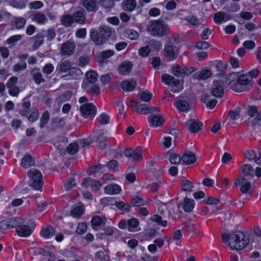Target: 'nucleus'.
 <instances>
[{
  "label": "nucleus",
  "instance_id": "obj_1",
  "mask_svg": "<svg viewBox=\"0 0 261 261\" xmlns=\"http://www.w3.org/2000/svg\"><path fill=\"white\" fill-rule=\"evenodd\" d=\"M222 239L223 243L227 244L231 250H242L249 243V238L240 231H235L231 234H223Z\"/></svg>",
  "mask_w": 261,
  "mask_h": 261
},
{
  "label": "nucleus",
  "instance_id": "obj_2",
  "mask_svg": "<svg viewBox=\"0 0 261 261\" xmlns=\"http://www.w3.org/2000/svg\"><path fill=\"white\" fill-rule=\"evenodd\" d=\"M147 31L154 37H164L170 33L168 24L162 20H151L147 25Z\"/></svg>",
  "mask_w": 261,
  "mask_h": 261
},
{
  "label": "nucleus",
  "instance_id": "obj_3",
  "mask_svg": "<svg viewBox=\"0 0 261 261\" xmlns=\"http://www.w3.org/2000/svg\"><path fill=\"white\" fill-rule=\"evenodd\" d=\"M111 34V29L107 26H100L98 30L92 29L90 38L95 45H101L106 43Z\"/></svg>",
  "mask_w": 261,
  "mask_h": 261
},
{
  "label": "nucleus",
  "instance_id": "obj_4",
  "mask_svg": "<svg viewBox=\"0 0 261 261\" xmlns=\"http://www.w3.org/2000/svg\"><path fill=\"white\" fill-rule=\"evenodd\" d=\"M253 83L249 79V76L242 74L239 76L237 83L231 84V89L236 92H241L249 90L252 86Z\"/></svg>",
  "mask_w": 261,
  "mask_h": 261
},
{
  "label": "nucleus",
  "instance_id": "obj_5",
  "mask_svg": "<svg viewBox=\"0 0 261 261\" xmlns=\"http://www.w3.org/2000/svg\"><path fill=\"white\" fill-rule=\"evenodd\" d=\"M27 175L30 179V186L36 190L40 189L43 184L41 172L36 169L30 170Z\"/></svg>",
  "mask_w": 261,
  "mask_h": 261
},
{
  "label": "nucleus",
  "instance_id": "obj_6",
  "mask_svg": "<svg viewBox=\"0 0 261 261\" xmlns=\"http://www.w3.org/2000/svg\"><path fill=\"white\" fill-rule=\"evenodd\" d=\"M178 51L177 48L174 45L171 40L167 41L165 45L164 54L165 57L168 60L171 61L176 59L178 56Z\"/></svg>",
  "mask_w": 261,
  "mask_h": 261
},
{
  "label": "nucleus",
  "instance_id": "obj_7",
  "mask_svg": "<svg viewBox=\"0 0 261 261\" xmlns=\"http://www.w3.org/2000/svg\"><path fill=\"white\" fill-rule=\"evenodd\" d=\"M225 85L223 80L214 81L211 88L212 94L216 97H222L224 95Z\"/></svg>",
  "mask_w": 261,
  "mask_h": 261
},
{
  "label": "nucleus",
  "instance_id": "obj_8",
  "mask_svg": "<svg viewBox=\"0 0 261 261\" xmlns=\"http://www.w3.org/2000/svg\"><path fill=\"white\" fill-rule=\"evenodd\" d=\"M76 45L74 42L68 40L62 44L60 49V55L63 57L72 56L75 51Z\"/></svg>",
  "mask_w": 261,
  "mask_h": 261
},
{
  "label": "nucleus",
  "instance_id": "obj_9",
  "mask_svg": "<svg viewBox=\"0 0 261 261\" xmlns=\"http://www.w3.org/2000/svg\"><path fill=\"white\" fill-rule=\"evenodd\" d=\"M82 116L85 118H93L96 113L95 107L91 103L82 105L80 107Z\"/></svg>",
  "mask_w": 261,
  "mask_h": 261
},
{
  "label": "nucleus",
  "instance_id": "obj_10",
  "mask_svg": "<svg viewBox=\"0 0 261 261\" xmlns=\"http://www.w3.org/2000/svg\"><path fill=\"white\" fill-rule=\"evenodd\" d=\"M101 184L97 180L91 178H85L82 183V186L85 188H91L94 191H97L101 187Z\"/></svg>",
  "mask_w": 261,
  "mask_h": 261
},
{
  "label": "nucleus",
  "instance_id": "obj_11",
  "mask_svg": "<svg viewBox=\"0 0 261 261\" xmlns=\"http://www.w3.org/2000/svg\"><path fill=\"white\" fill-rule=\"evenodd\" d=\"M236 186L241 185L240 191L243 193L247 192L251 188V183L244 177H241L235 180Z\"/></svg>",
  "mask_w": 261,
  "mask_h": 261
},
{
  "label": "nucleus",
  "instance_id": "obj_12",
  "mask_svg": "<svg viewBox=\"0 0 261 261\" xmlns=\"http://www.w3.org/2000/svg\"><path fill=\"white\" fill-rule=\"evenodd\" d=\"M185 124L189 130L193 133H195L200 130L202 125L201 122L192 119L187 120Z\"/></svg>",
  "mask_w": 261,
  "mask_h": 261
},
{
  "label": "nucleus",
  "instance_id": "obj_13",
  "mask_svg": "<svg viewBox=\"0 0 261 261\" xmlns=\"http://www.w3.org/2000/svg\"><path fill=\"white\" fill-rule=\"evenodd\" d=\"M80 3L88 12H96L97 10V0H81Z\"/></svg>",
  "mask_w": 261,
  "mask_h": 261
},
{
  "label": "nucleus",
  "instance_id": "obj_14",
  "mask_svg": "<svg viewBox=\"0 0 261 261\" xmlns=\"http://www.w3.org/2000/svg\"><path fill=\"white\" fill-rule=\"evenodd\" d=\"M162 81L166 85L171 87H176L179 84V81L174 76L165 73L162 76Z\"/></svg>",
  "mask_w": 261,
  "mask_h": 261
},
{
  "label": "nucleus",
  "instance_id": "obj_15",
  "mask_svg": "<svg viewBox=\"0 0 261 261\" xmlns=\"http://www.w3.org/2000/svg\"><path fill=\"white\" fill-rule=\"evenodd\" d=\"M83 72L79 68H71L69 71V74L65 75L62 76L64 80L79 79L82 75Z\"/></svg>",
  "mask_w": 261,
  "mask_h": 261
},
{
  "label": "nucleus",
  "instance_id": "obj_16",
  "mask_svg": "<svg viewBox=\"0 0 261 261\" xmlns=\"http://www.w3.org/2000/svg\"><path fill=\"white\" fill-rule=\"evenodd\" d=\"M182 161L187 165L194 164L196 161V157L191 151H186L181 156Z\"/></svg>",
  "mask_w": 261,
  "mask_h": 261
},
{
  "label": "nucleus",
  "instance_id": "obj_17",
  "mask_svg": "<svg viewBox=\"0 0 261 261\" xmlns=\"http://www.w3.org/2000/svg\"><path fill=\"white\" fill-rule=\"evenodd\" d=\"M195 205L194 201L188 198H185L184 201L179 203L177 205L178 207L182 206L183 210L185 212H190L192 211Z\"/></svg>",
  "mask_w": 261,
  "mask_h": 261
},
{
  "label": "nucleus",
  "instance_id": "obj_18",
  "mask_svg": "<svg viewBox=\"0 0 261 261\" xmlns=\"http://www.w3.org/2000/svg\"><path fill=\"white\" fill-rule=\"evenodd\" d=\"M31 19L33 21L40 24H44L47 21L46 15L44 13L38 11H36L31 15Z\"/></svg>",
  "mask_w": 261,
  "mask_h": 261
},
{
  "label": "nucleus",
  "instance_id": "obj_19",
  "mask_svg": "<svg viewBox=\"0 0 261 261\" xmlns=\"http://www.w3.org/2000/svg\"><path fill=\"white\" fill-rule=\"evenodd\" d=\"M82 87L88 93L94 95H98L100 93V89L98 85L94 84H89L88 82H83Z\"/></svg>",
  "mask_w": 261,
  "mask_h": 261
},
{
  "label": "nucleus",
  "instance_id": "obj_20",
  "mask_svg": "<svg viewBox=\"0 0 261 261\" xmlns=\"http://www.w3.org/2000/svg\"><path fill=\"white\" fill-rule=\"evenodd\" d=\"M133 67L132 63L129 61H125L118 67V71L121 75H126L130 72Z\"/></svg>",
  "mask_w": 261,
  "mask_h": 261
},
{
  "label": "nucleus",
  "instance_id": "obj_21",
  "mask_svg": "<svg viewBox=\"0 0 261 261\" xmlns=\"http://www.w3.org/2000/svg\"><path fill=\"white\" fill-rule=\"evenodd\" d=\"M26 19L21 17H14L11 21V24L13 28L15 29H20L22 28L25 23Z\"/></svg>",
  "mask_w": 261,
  "mask_h": 261
},
{
  "label": "nucleus",
  "instance_id": "obj_22",
  "mask_svg": "<svg viewBox=\"0 0 261 261\" xmlns=\"http://www.w3.org/2000/svg\"><path fill=\"white\" fill-rule=\"evenodd\" d=\"M231 18V16L224 12H218L214 15V20L217 23H222Z\"/></svg>",
  "mask_w": 261,
  "mask_h": 261
},
{
  "label": "nucleus",
  "instance_id": "obj_23",
  "mask_svg": "<svg viewBox=\"0 0 261 261\" xmlns=\"http://www.w3.org/2000/svg\"><path fill=\"white\" fill-rule=\"evenodd\" d=\"M16 232L20 237H27L32 233V230L29 226L22 223V224L20 225V226L17 228Z\"/></svg>",
  "mask_w": 261,
  "mask_h": 261
},
{
  "label": "nucleus",
  "instance_id": "obj_24",
  "mask_svg": "<svg viewBox=\"0 0 261 261\" xmlns=\"http://www.w3.org/2000/svg\"><path fill=\"white\" fill-rule=\"evenodd\" d=\"M107 219L105 216H95L91 221L92 227L93 229H96L97 227L102 224H105Z\"/></svg>",
  "mask_w": 261,
  "mask_h": 261
},
{
  "label": "nucleus",
  "instance_id": "obj_25",
  "mask_svg": "<svg viewBox=\"0 0 261 261\" xmlns=\"http://www.w3.org/2000/svg\"><path fill=\"white\" fill-rule=\"evenodd\" d=\"M34 164L35 160L30 154L24 155L21 159V166L25 169L29 168L30 167L34 166Z\"/></svg>",
  "mask_w": 261,
  "mask_h": 261
},
{
  "label": "nucleus",
  "instance_id": "obj_26",
  "mask_svg": "<svg viewBox=\"0 0 261 261\" xmlns=\"http://www.w3.org/2000/svg\"><path fill=\"white\" fill-rule=\"evenodd\" d=\"M174 105L180 111L187 112L190 107L189 103L185 99L178 98Z\"/></svg>",
  "mask_w": 261,
  "mask_h": 261
},
{
  "label": "nucleus",
  "instance_id": "obj_27",
  "mask_svg": "<svg viewBox=\"0 0 261 261\" xmlns=\"http://www.w3.org/2000/svg\"><path fill=\"white\" fill-rule=\"evenodd\" d=\"M121 190L120 187L117 184H111L105 188V193L109 195L117 194L120 192Z\"/></svg>",
  "mask_w": 261,
  "mask_h": 261
},
{
  "label": "nucleus",
  "instance_id": "obj_28",
  "mask_svg": "<svg viewBox=\"0 0 261 261\" xmlns=\"http://www.w3.org/2000/svg\"><path fill=\"white\" fill-rule=\"evenodd\" d=\"M148 121L151 126H159L162 125L164 119L162 115H150L148 118Z\"/></svg>",
  "mask_w": 261,
  "mask_h": 261
},
{
  "label": "nucleus",
  "instance_id": "obj_29",
  "mask_svg": "<svg viewBox=\"0 0 261 261\" xmlns=\"http://www.w3.org/2000/svg\"><path fill=\"white\" fill-rule=\"evenodd\" d=\"M72 64L69 60H62L57 67L59 72H65L71 69Z\"/></svg>",
  "mask_w": 261,
  "mask_h": 261
},
{
  "label": "nucleus",
  "instance_id": "obj_30",
  "mask_svg": "<svg viewBox=\"0 0 261 261\" xmlns=\"http://www.w3.org/2000/svg\"><path fill=\"white\" fill-rule=\"evenodd\" d=\"M85 11L82 9L80 11L75 12L73 15V20L80 24H84L85 22Z\"/></svg>",
  "mask_w": 261,
  "mask_h": 261
},
{
  "label": "nucleus",
  "instance_id": "obj_31",
  "mask_svg": "<svg viewBox=\"0 0 261 261\" xmlns=\"http://www.w3.org/2000/svg\"><path fill=\"white\" fill-rule=\"evenodd\" d=\"M55 233L54 228L51 226L43 228L40 231V235L45 239H49Z\"/></svg>",
  "mask_w": 261,
  "mask_h": 261
},
{
  "label": "nucleus",
  "instance_id": "obj_32",
  "mask_svg": "<svg viewBox=\"0 0 261 261\" xmlns=\"http://www.w3.org/2000/svg\"><path fill=\"white\" fill-rule=\"evenodd\" d=\"M136 86V82L134 80L125 81L121 83V88L126 91H133Z\"/></svg>",
  "mask_w": 261,
  "mask_h": 261
},
{
  "label": "nucleus",
  "instance_id": "obj_33",
  "mask_svg": "<svg viewBox=\"0 0 261 261\" xmlns=\"http://www.w3.org/2000/svg\"><path fill=\"white\" fill-rule=\"evenodd\" d=\"M39 70V69L38 68H34L31 72L35 83L37 84H40L45 81L44 79L42 77V74Z\"/></svg>",
  "mask_w": 261,
  "mask_h": 261
},
{
  "label": "nucleus",
  "instance_id": "obj_34",
  "mask_svg": "<svg viewBox=\"0 0 261 261\" xmlns=\"http://www.w3.org/2000/svg\"><path fill=\"white\" fill-rule=\"evenodd\" d=\"M10 228H16V230L20 226V225L24 223V220L20 217H14L12 218H8Z\"/></svg>",
  "mask_w": 261,
  "mask_h": 261
},
{
  "label": "nucleus",
  "instance_id": "obj_35",
  "mask_svg": "<svg viewBox=\"0 0 261 261\" xmlns=\"http://www.w3.org/2000/svg\"><path fill=\"white\" fill-rule=\"evenodd\" d=\"M239 76V73L237 72H233L228 74L226 79H223L225 84L230 85L231 86V84L237 83Z\"/></svg>",
  "mask_w": 261,
  "mask_h": 261
},
{
  "label": "nucleus",
  "instance_id": "obj_36",
  "mask_svg": "<svg viewBox=\"0 0 261 261\" xmlns=\"http://www.w3.org/2000/svg\"><path fill=\"white\" fill-rule=\"evenodd\" d=\"M27 1L25 0H11L9 5L17 9H23L25 7Z\"/></svg>",
  "mask_w": 261,
  "mask_h": 261
},
{
  "label": "nucleus",
  "instance_id": "obj_37",
  "mask_svg": "<svg viewBox=\"0 0 261 261\" xmlns=\"http://www.w3.org/2000/svg\"><path fill=\"white\" fill-rule=\"evenodd\" d=\"M136 7L135 0H126L123 3V9L126 11L131 12Z\"/></svg>",
  "mask_w": 261,
  "mask_h": 261
},
{
  "label": "nucleus",
  "instance_id": "obj_38",
  "mask_svg": "<svg viewBox=\"0 0 261 261\" xmlns=\"http://www.w3.org/2000/svg\"><path fill=\"white\" fill-rule=\"evenodd\" d=\"M76 185V182L75 179L73 178H69L64 181V188L66 191H69L75 187Z\"/></svg>",
  "mask_w": 261,
  "mask_h": 261
},
{
  "label": "nucleus",
  "instance_id": "obj_39",
  "mask_svg": "<svg viewBox=\"0 0 261 261\" xmlns=\"http://www.w3.org/2000/svg\"><path fill=\"white\" fill-rule=\"evenodd\" d=\"M44 35L43 33H39L33 37L35 39V42L33 45V48L36 49L41 45H42L44 41Z\"/></svg>",
  "mask_w": 261,
  "mask_h": 261
},
{
  "label": "nucleus",
  "instance_id": "obj_40",
  "mask_svg": "<svg viewBox=\"0 0 261 261\" xmlns=\"http://www.w3.org/2000/svg\"><path fill=\"white\" fill-rule=\"evenodd\" d=\"M87 80L84 82H88L89 84H94L97 79V74L94 71H91L86 73Z\"/></svg>",
  "mask_w": 261,
  "mask_h": 261
},
{
  "label": "nucleus",
  "instance_id": "obj_41",
  "mask_svg": "<svg viewBox=\"0 0 261 261\" xmlns=\"http://www.w3.org/2000/svg\"><path fill=\"white\" fill-rule=\"evenodd\" d=\"M138 96L142 101L148 102L151 99L152 95L150 92H149L147 90H146L140 91L138 93Z\"/></svg>",
  "mask_w": 261,
  "mask_h": 261
},
{
  "label": "nucleus",
  "instance_id": "obj_42",
  "mask_svg": "<svg viewBox=\"0 0 261 261\" xmlns=\"http://www.w3.org/2000/svg\"><path fill=\"white\" fill-rule=\"evenodd\" d=\"M127 224L128 230L133 231L138 226L139 222L135 218H132L127 220Z\"/></svg>",
  "mask_w": 261,
  "mask_h": 261
},
{
  "label": "nucleus",
  "instance_id": "obj_43",
  "mask_svg": "<svg viewBox=\"0 0 261 261\" xmlns=\"http://www.w3.org/2000/svg\"><path fill=\"white\" fill-rule=\"evenodd\" d=\"M61 22L65 27H69L73 22V16L69 14H66L62 17Z\"/></svg>",
  "mask_w": 261,
  "mask_h": 261
},
{
  "label": "nucleus",
  "instance_id": "obj_44",
  "mask_svg": "<svg viewBox=\"0 0 261 261\" xmlns=\"http://www.w3.org/2000/svg\"><path fill=\"white\" fill-rule=\"evenodd\" d=\"M49 119V114L47 111H45L40 119V127L42 128L48 123Z\"/></svg>",
  "mask_w": 261,
  "mask_h": 261
},
{
  "label": "nucleus",
  "instance_id": "obj_45",
  "mask_svg": "<svg viewBox=\"0 0 261 261\" xmlns=\"http://www.w3.org/2000/svg\"><path fill=\"white\" fill-rule=\"evenodd\" d=\"M242 172L246 175L253 176V168L250 165L245 164L241 166Z\"/></svg>",
  "mask_w": 261,
  "mask_h": 261
},
{
  "label": "nucleus",
  "instance_id": "obj_46",
  "mask_svg": "<svg viewBox=\"0 0 261 261\" xmlns=\"http://www.w3.org/2000/svg\"><path fill=\"white\" fill-rule=\"evenodd\" d=\"M135 108H136V111L140 114H149V111H148V105L144 103L140 105H135Z\"/></svg>",
  "mask_w": 261,
  "mask_h": 261
},
{
  "label": "nucleus",
  "instance_id": "obj_47",
  "mask_svg": "<svg viewBox=\"0 0 261 261\" xmlns=\"http://www.w3.org/2000/svg\"><path fill=\"white\" fill-rule=\"evenodd\" d=\"M151 220L156 223L158 225H161L162 226H166L167 224L166 220H163L161 216L154 215L151 217Z\"/></svg>",
  "mask_w": 261,
  "mask_h": 261
},
{
  "label": "nucleus",
  "instance_id": "obj_48",
  "mask_svg": "<svg viewBox=\"0 0 261 261\" xmlns=\"http://www.w3.org/2000/svg\"><path fill=\"white\" fill-rule=\"evenodd\" d=\"M96 140L98 142V147L99 149H102L105 148L106 146V141L107 140V137L105 136L103 133L100 134Z\"/></svg>",
  "mask_w": 261,
  "mask_h": 261
},
{
  "label": "nucleus",
  "instance_id": "obj_49",
  "mask_svg": "<svg viewBox=\"0 0 261 261\" xmlns=\"http://www.w3.org/2000/svg\"><path fill=\"white\" fill-rule=\"evenodd\" d=\"M172 73L177 77L182 76V68L177 65H173L171 67Z\"/></svg>",
  "mask_w": 261,
  "mask_h": 261
},
{
  "label": "nucleus",
  "instance_id": "obj_50",
  "mask_svg": "<svg viewBox=\"0 0 261 261\" xmlns=\"http://www.w3.org/2000/svg\"><path fill=\"white\" fill-rule=\"evenodd\" d=\"M65 123L64 119L61 117H55L52 120L53 126L56 128L62 127Z\"/></svg>",
  "mask_w": 261,
  "mask_h": 261
},
{
  "label": "nucleus",
  "instance_id": "obj_51",
  "mask_svg": "<svg viewBox=\"0 0 261 261\" xmlns=\"http://www.w3.org/2000/svg\"><path fill=\"white\" fill-rule=\"evenodd\" d=\"M115 205L120 211L127 212L130 210V205L125 204L122 201L116 202Z\"/></svg>",
  "mask_w": 261,
  "mask_h": 261
},
{
  "label": "nucleus",
  "instance_id": "obj_52",
  "mask_svg": "<svg viewBox=\"0 0 261 261\" xmlns=\"http://www.w3.org/2000/svg\"><path fill=\"white\" fill-rule=\"evenodd\" d=\"M84 212L83 208L82 206L79 205L75 206L72 211H71V214L76 217H80L83 215Z\"/></svg>",
  "mask_w": 261,
  "mask_h": 261
},
{
  "label": "nucleus",
  "instance_id": "obj_53",
  "mask_svg": "<svg viewBox=\"0 0 261 261\" xmlns=\"http://www.w3.org/2000/svg\"><path fill=\"white\" fill-rule=\"evenodd\" d=\"M182 189L185 191H191L194 187L193 182L189 180H184L181 184Z\"/></svg>",
  "mask_w": 261,
  "mask_h": 261
},
{
  "label": "nucleus",
  "instance_id": "obj_54",
  "mask_svg": "<svg viewBox=\"0 0 261 261\" xmlns=\"http://www.w3.org/2000/svg\"><path fill=\"white\" fill-rule=\"evenodd\" d=\"M22 38V36L21 35H16L12 36L9 38L6 42L8 44H11L12 45H14L15 43L19 40H21Z\"/></svg>",
  "mask_w": 261,
  "mask_h": 261
},
{
  "label": "nucleus",
  "instance_id": "obj_55",
  "mask_svg": "<svg viewBox=\"0 0 261 261\" xmlns=\"http://www.w3.org/2000/svg\"><path fill=\"white\" fill-rule=\"evenodd\" d=\"M99 122L102 125H106L110 122V117L106 113H102L99 117Z\"/></svg>",
  "mask_w": 261,
  "mask_h": 261
},
{
  "label": "nucleus",
  "instance_id": "obj_56",
  "mask_svg": "<svg viewBox=\"0 0 261 261\" xmlns=\"http://www.w3.org/2000/svg\"><path fill=\"white\" fill-rule=\"evenodd\" d=\"M211 71L208 69H205L199 72L197 75L198 79L205 80L211 75Z\"/></svg>",
  "mask_w": 261,
  "mask_h": 261
},
{
  "label": "nucleus",
  "instance_id": "obj_57",
  "mask_svg": "<svg viewBox=\"0 0 261 261\" xmlns=\"http://www.w3.org/2000/svg\"><path fill=\"white\" fill-rule=\"evenodd\" d=\"M240 109L237 108L234 110L229 111L228 112V115L231 120H237L240 117Z\"/></svg>",
  "mask_w": 261,
  "mask_h": 261
},
{
  "label": "nucleus",
  "instance_id": "obj_58",
  "mask_svg": "<svg viewBox=\"0 0 261 261\" xmlns=\"http://www.w3.org/2000/svg\"><path fill=\"white\" fill-rule=\"evenodd\" d=\"M169 161L172 164L178 165L182 161V159L177 154H172L170 156Z\"/></svg>",
  "mask_w": 261,
  "mask_h": 261
},
{
  "label": "nucleus",
  "instance_id": "obj_59",
  "mask_svg": "<svg viewBox=\"0 0 261 261\" xmlns=\"http://www.w3.org/2000/svg\"><path fill=\"white\" fill-rule=\"evenodd\" d=\"M128 37L132 40L136 39L139 37V34L136 31L132 29H127L125 31Z\"/></svg>",
  "mask_w": 261,
  "mask_h": 261
},
{
  "label": "nucleus",
  "instance_id": "obj_60",
  "mask_svg": "<svg viewBox=\"0 0 261 261\" xmlns=\"http://www.w3.org/2000/svg\"><path fill=\"white\" fill-rule=\"evenodd\" d=\"M132 204L134 206H140L144 205V201L142 198L137 196L132 199Z\"/></svg>",
  "mask_w": 261,
  "mask_h": 261
},
{
  "label": "nucleus",
  "instance_id": "obj_61",
  "mask_svg": "<svg viewBox=\"0 0 261 261\" xmlns=\"http://www.w3.org/2000/svg\"><path fill=\"white\" fill-rule=\"evenodd\" d=\"M67 150L69 153L74 154L77 152L79 146L76 143H71L68 146Z\"/></svg>",
  "mask_w": 261,
  "mask_h": 261
},
{
  "label": "nucleus",
  "instance_id": "obj_62",
  "mask_svg": "<svg viewBox=\"0 0 261 261\" xmlns=\"http://www.w3.org/2000/svg\"><path fill=\"white\" fill-rule=\"evenodd\" d=\"M87 228V226L86 223L82 222L79 224L77 228L76 229V232L78 234H82L84 233Z\"/></svg>",
  "mask_w": 261,
  "mask_h": 261
},
{
  "label": "nucleus",
  "instance_id": "obj_63",
  "mask_svg": "<svg viewBox=\"0 0 261 261\" xmlns=\"http://www.w3.org/2000/svg\"><path fill=\"white\" fill-rule=\"evenodd\" d=\"M26 67L27 63L24 62H21L14 65L13 69L14 71L17 72L18 71L25 69Z\"/></svg>",
  "mask_w": 261,
  "mask_h": 261
},
{
  "label": "nucleus",
  "instance_id": "obj_64",
  "mask_svg": "<svg viewBox=\"0 0 261 261\" xmlns=\"http://www.w3.org/2000/svg\"><path fill=\"white\" fill-rule=\"evenodd\" d=\"M150 51V49L148 46H146L143 47H141L139 50V54L140 56L142 57H146L148 56L149 53Z\"/></svg>",
  "mask_w": 261,
  "mask_h": 261
}]
</instances>
